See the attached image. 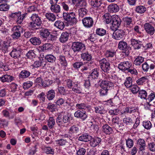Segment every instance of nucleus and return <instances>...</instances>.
<instances>
[{
	"instance_id": "nucleus-1",
	"label": "nucleus",
	"mask_w": 155,
	"mask_h": 155,
	"mask_svg": "<svg viewBox=\"0 0 155 155\" xmlns=\"http://www.w3.org/2000/svg\"><path fill=\"white\" fill-rule=\"evenodd\" d=\"M31 21L29 23V26L31 28L37 29L42 24V21L38 14H33L30 18Z\"/></svg>"
},
{
	"instance_id": "nucleus-2",
	"label": "nucleus",
	"mask_w": 155,
	"mask_h": 155,
	"mask_svg": "<svg viewBox=\"0 0 155 155\" xmlns=\"http://www.w3.org/2000/svg\"><path fill=\"white\" fill-rule=\"evenodd\" d=\"M63 18L67 21L71 23L72 24H75L77 22L75 13L74 12L69 13L63 12Z\"/></svg>"
},
{
	"instance_id": "nucleus-3",
	"label": "nucleus",
	"mask_w": 155,
	"mask_h": 155,
	"mask_svg": "<svg viewBox=\"0 0 155 155\" xmlns=\"http://www.w3.org/2000/svg\"><path fill=\"white\" fill-rule=\"evenodd\" d=\"M22 30L23 28L20 25L14 26L12 29V38L15 39L18 38L21 36V33L22 32Z\"/></svg>"
},
{
	"instance_id": "nucleus-4",
	"label": "nucleus",
	"mask_w": 155,
	"mask_h": 155,
	"mask_svg": "<svg viewBox=\"0 0 155 155\" xmlns=\"http://www.w3.org/2000/svg\"><path fill=\"white\" fill-rule=\"evenodd\" d=\"M2 114L4 117L9 120L13 119L16 115V112L14 110L12 109L8 110V109L3 110Z\"/></svg>"
},
{
	"instance_id": "nucleus-5",
	"label": "nucleus",
	"mask_w": 155,
	"mask_h": 155,
	"mask_svg": "<svg viewBox=\"0 0 155 155\" xmlns=\"http://www.w3.org/2000/svg\"><path fill=\"white\" fill-rule=\"evenodd\" d=\"M118 48L122 50L123 53H124L126 55H128L129 54L131 48L128 46L127 43L124 41H120L118 44Z\"/></svg>"
},
{
	"instance_id": "nucleus-6",
	"label": "nucleus",
	"mask_w": 155,
	"mask_h": 155,
	"mask_svg": "<svg viewBox=\"0 0 155 155\" xmlns=\"http://www.w3.org/2000/svg\"><path fill=\"white\" fill-rule=\"evenodd\" d=\"M112 23L110 28L113 31L116 30L121 24V20L117 15H115L112 18Z\"/></svg>"
},
{
	"instance_id": "nucleus-7",
	"label": "nucleus",
	"mask_w": 155,
	"mask_h": 155,
	"mask_svg": "<svg viewBox=\"0 0 155 155\" xmlns=\"http://www.w3.org/2000/svg\"><path fill=\"white\" fill-rule=\"evenodd\" d=\"M100 67L103 71L107 73L110 69V64L105 58H103L99 61Z\"/></svg>"
},
{
	"instance_id": "nucleus-8",
	"label": "nucleus",
	"mask_w": 155,
	"mask_h": 155,
	"mask_svg": "<svg viewBox=\"0 0 155 155\" xmlns=\"http://www.w3.org/2000/svg\"><path fill=\"white\" fill-rule=\"evenodd\" d=\"M72 48L74 52H79L81 50L85 49V46L84 44L80 42H74L72 43Z\"/></svg>"
},
{
	"instance_id": "nucleus-9",
	"label": "nucleus",
	"mask_w": 155,
	"mask_h": 155,
	"mask_svg": "<svg viewBox=\"0 0 155 155\" xmlns=\"http://www.w3.org/2000/svg\"><path fill=\"white\" fill-rule=\"evenodd\" d=\"M107 76H106V80H102L100 84V85L101 88H104L108 90H110L114 86L113 82L108 81L107 79Z\"/></svg>"
},
{
	"instance_id": "nucleus-10",
	"label": "nucleus",
	"mask_w": 155,
	"mask_h": 155,
	"mask_svg": "<svg viewBox=\"0 0 155 155\" xmlns=\"http://www.w3.org/2000/svg\"><path fill=\"white\" fill-rule=\"evenodd\" d=\"M114 31L112 35V38H113L116 40H120L123 38L125 34L123 30L117 29Z\"/></svg>"
},
{
	"instance_id": "nucleus-11",
	"label": "nucleus",
	"mask_w": 155,
	"mask_h": 155,
	"mask_svg": "<svg viewBox=\"0 0 155 155\" xmlns=\"http://www.w3.org/2000/svg\"><path fill=\"white\" fill-rule=\"evenodd\" d=\"M40 35L43 38H47L50 36L51 40L52 41L54 38V36L50 34L49 30L45 28H42L40 30Z\"/></svg>"
},
{
	"instance_id": "nucleus-12",
	"label": "nucleus",
	"mask_w": 155,
	"mask_h": 155,
	"mask_svg": "<svg viewBox=\"0 0 155 155\" xmlns=\"http://www.w3.org/2000/svg\"><path fill=\"white\" fill-rule=\"evenodd\" d=\"M101 0H91L90 3L93 7L96 8L97 10L101 12L104 9L103 6H101L102 4Z\"/></svg>"
},
{
	"instance_id": "nucleus-13",
	"label": "nucleus",
	"mask_w": 155,
	"mask_h": 155,
	"mask_svg": "<svg viewBox=\"0 0 155 155\" xmlns=\"http://www.w3.org/2000/svg\"><path fill=\"white\" fill-rule=\"evenodd\" d=\"M131 66V62L127 61L121 62L118 65V68L122 71H126L128 70Z\"/></svg>"
},
{
	"instance_id": "nucleus-14",
	"label": "nucleus",
	"mask_w": 155,
	"mask_h": 155,
	"mask_svg": "<svg viewBox=\"0 0 155 155\" xmlns=\"http://www.w3.org/2000/svg\"><path fill=\"white\" fill-rule=\"evenodd\" d=\"M83 24L86 28H90L92 27L93 25L94 21L92 18L90 17H86L82 20Z\"/></svg>"
},
{
	"instance_id": "nucleus-15",
	"label": "nucleus",
	"mask_w": 155,
	"mask_h": 155,
	"mask_svg": "<svg viewBox=\"0 0 155 155\" xmlns=\"http://www.w3.org/2000/svg\"><path fill=\"white\" fill-rule=\"evenodd\" d=\"M143 27L145 31L150 35H153L154 33L155 32L154 28L150 23H145Z\"/></svg>"
},
{
	"instance_id": "nucleus-16",
	"label": "nucleus",
	"mask_w": 155,
	"mask_h": 155,
	"mask_svg": "<svg viewBox=\"0 0 155 155\" xmlns=\"http://www.w3.org/2000/svg\"><path fill=\"white\" fill-rule=\"evenodd\" d=\"M137 144L139 151L142 152V154L143 153L146 147V144L144 140L141 138L137 140Z\"/></svg>"
},
{
	"instance_id": "nucleus-17",
	"label": "nucleus",
	"mask_w": 155,
	"mask_h": 155,
	"mask_svg": "<svg viewBox=\"0 0 155 155\" xmlns=\"http://www.w3.org/2000/svg\"><path fill=\"white\" fill-rule=\"evenodd\" d=\"M74 115L75 117L80 118L83 120H85L87 117L86 112L82 111L80 110L76 111Z\"/></svg>"
},
{
	"instance_id": "nucleus-18",
	"label": "nucleus",
	"mask_w": 155,
	"mask_h": 155,
	"mask_svg": "<svg viewBox=\"0 0 155 155\" xmlns=\"http://www.w3.org/2000/svg\"><path fill=\"white\" fill-rule=\"evenodd\" d=\"M7 0H0V11H6L8 10L10 6L7 4Z\"/></svg>"
},
{
	"instance_id": "nucleus-19",
	"label": "nucleus",
	"mask_w": 155,
	"mask_h": 155,
	"mask_svg": "<svg viewBox=\"0 0 155 155\" xmlns=\"http://www.w3.org/2000/svg\"><path fill=\"white\" fill-rule=\"evenodd\" d=\"M81 58L84 61H88L87 64L88 66H89V64L92 63L90 61L92 59V56L91 54H89L88 52L82 53L81 54Z\"/></svg>"
},
{
	"instance_id": "nucleus-20",
	"label": "nucleus",
	"mask_w": 155,
	"mask_h": 155,
	"mask_svg": "<svg viewBox=\"0 0 155 155\" xmlns=\"http://www.w3.org/2000/svg\"><path fill=\"white\" fill-rule=\"evenodd\" d=\"M22 49L19 48L14 49L10 54V55L14 58H18L20 56Z\"/></svg>"
},
{
	"instance_id": "nucleus-21",
	"label": "nucleus",
	"mask_w": 155,
	"mask_h": 155,
	"mask_svg": "<svg viewBox=\"0 0 155 155\" xmlns=\"http://www.w3.org/2000/svg\"><path fill=\"white\" fill-rule=\"evenodd\" d=\"M131 45L134 49H138L141 47L142 42L134 38L130 40Z\"/></svg>"
},
{
	"instance_id": "nucleus-22",
	"label": "nucleus",
	"mask_w": 155,
	"mask_h": 155,
	"mask_svg": "<svg viewBox=\"0 0 155 155\" xmlns=\"http://www.w3.org/2000/svg\"><path fill=\"white\" fill-rule=\"evenodd\" d=\"M105 56L110 59L111 61H114V58H115L116 52L114 51L107 50L105 54Z\"/></svg>"
},
{
	"instance_id": "nucleus-23",
	"label": "nucleus",
	"mask_w": 155,
	"mask_h": 155,
	"mask_svg": "<svg viewBox=\"0 0 155 155\" xmlns=\"http://www.w3.org/2000/svg\"><path fill=\"white\" fill-rule=\"evenodd\" d=\"M50 9L52 12L56 14H58L61 12V8L60 5L56 4H51Z\"/></svg>"
},
{
	"instance_id": "nucleus-24",
	"label": "nucleus",
	"mask_w": 155,
	"mask_h": 155,
	"mask_svg": "<svg viewBox=\"0 0 155 155\" xmlns=\"http://www.w3.org/2000/svg\"><path fill=\"white\" fill-rule=\"evenodd\" d=\"M119 10V6L116 4H111L108 7V10L110 12H118Z\"/></svg>"
},
{
	"instance_id": "nucleus-25",
	"label": "nucleus",
	"mask_w": 155,
	"mask_h": 155,
	"mask_svg": "<svg viewBox=\"0 0 155 155\" xmlns=\"http://www.w3.org/2000/svg\"><path fill=\"white\" fill-rule=\"evenodd\" d=\"M10 41L6 40L4 41L2 44L0 45V49L4 53L8 51V48L9 46Z\"/></svg>"
},
{
	"instance_id": "nucleus-26",
	"label": "nucleus",
	"mask_w": 155,
	"mask_h": 155,
	"mask_svg": "<svg viewBox=\"0 0 155 155\" xmlns=\"http://www.w3.org/2000/svg\"><path fill=\"white\" fill-rule=\"evenodd\" d=\"M102 128V131L107 135H110L113 132L112 128L107 124L104 125Z\"/></svg>"
},
{
	"instance_id": "nucleus-27",
	"label": "nucleus",
	"mask_w": 155,
	"mask_h": 155,
	"mask_svg": "<svg viewBox=\"0 0 155 155\" xmlns=\"http://www.w3.org/2000/svg\"><path fill=\"white\" fill-rule=\"evenodd\" d=\"M13 77L10 75L5 74L0 77V80L2 82H11L13 79Z\"/></svg>"
},
{
	"instance_id": "nucleus-28",
	"label": "nucleus",
	"mask_w": 155,
	"mask_h": 155,
	"mask_svg": "<svg viewBox=\"0 0 155 155\" xmlns=\"http://www.w3.org/2000/svg\"><path fill=\"white\" fill-rule=\"evenodd\" d=\"M76 108L79 110H89L91 106L88 104L84 103L77 104L76 105Z\"/></svg>"
},
{
	"instance_id": "nucleus-29",
	"label": "nucleus",
	"mask_w": 155,
	"mask_h": 155,
	"mask_svg": "<svg viewBox=\"0 0 155 155\" xmlns=\"http://www.w3.org/2000/svg\"><path fill=\"white\" fill-rule=\"evenodd\" d=\"M99 74V72L98 69L97 68H95L92 71V72L89 75L88 78L91 79H97L98 77Z\"/></svg>"
},
{
	"instance_id": "nucleus-30",
	"label": "nucleus",
	"mask_w": 155,
	"mask_h": 155,
	"mask_svg": "<svg viewBox=\"0 0 155 155\" xmlns=\"http://www.w3.org/2000/svg\"><path fill=\"white\" fill-rule=\"evenodd\" d=\"M42 150L44 152L47 154L53 155L54 153V150L50 147L44 146Z\"/></svg>"
},
{
	"instance_id": "nucleus-31",
	"label": "nucleus",
	"mask_w": 155,
	"mask_h": 155,
	"mask_svg": "<svg viewBox=\"0 0 155 155\" xmlns=\"http://www.w3.org/2000/svg\"><path fill=\"white\" fill-rule=\"evenodd\" d=\"M69 38V34L67 32H63L59 38L60 41L62 43L68 41Z\"/></svg>"
},
{
	"instance_id": "nucleus-32",
	"label": "nucleus",
	"mask_w": 155,
	"mask_h": 155,
	"mask_svg": "<svg viewBox=\"0 0 155 155\" xmlns=\"http://www.w3.org/2000/svg\"><path fill=\"white\" fill-rule=\"evenodd\" d=\"M53 48L52 44L50 43H45L41 46V49L43 52H47L51 51Z\"/></svg>"
},
{
	"instance_id": "nucleus-33",
	"label": "nucleus",
	"mask_w": 155,
	"mask_h": 155,
	"mask_svg": "<svg viewBox=\"0 0 155 155\" xmlns=\"http://www.w3.org/2000/svg\"><path fill=\"white\" fill-rule=\"evenodd\" d=\"M101 141L100 138L96 137L91 139L90 142V145L92 147H95L99 145Z\"/></svg>"
},
{
	"instance_id": "nucleus-34",
	"label": "nucleus",
	"mask_w": 155,
	"mask_h": 155,
	"mask_svg": "<svg viewBox=\"0 0 155 155\" xmlns=\"http://www.w3.org/2000/svg\"><path fill=\"white\" fill-rule=\"evenodd\" d=\"M79 130L78 126L74 125L70 127L69 129V132L72 134L75 135L78 133Z\"/></svg>"
},
{
	"instance_id": "nucleus-35",
	"label": "nucleus",
	"mask_w": 155,
	"mask_h": 155,
	"mask_svg": "<svg viewBox=\"0 0 155 155\" xmlns=\"http://www.w3.org/2000/svg\"><path fill=\"white\" fill-rule=\"evenodd\" d=\"M30 74V73L26 70L22 71L19 74V78L23 79L28 77Z\"/></svg>"
},
{
	"instance_id": "nucleus-36",
	"label": "nucleus",
	"mask_w": 155,
	"mask_h": 155,
	"mask_svg": "<svg viewBox=\"0 0 155 155\" xmlns=\"http://www.w3.org/2000/svg\"><path fill=\"white\" fill-rule=\"evenodd\" d=\"M55 95L54 91L53 89L50 90L46 94V97L49 101L53 100L55 97Z\"/></svg>"
},
{
	"instance_id": "nucleus-37",
	"label": "nucleus",
	"mask_w": 155,
	"mask_h": 155,
	"mask_svg": "<svg viewBox=\"0 0 155 155\" xmlns=\"http://www.w3.org/2000/svg\"><path fill=\"white\" fill-rule=\"evenodd\" d=\"M137 108L136 107H126L124 110V111L122 114H125L126 113L130 114L134 113L137 111Z\"/></svg>"
},
{
	"instance_id": "nucleus-38",
	"label": "nucleus",
	"mask_w": 155,
	"mask_h": 155,
	"mask_svg": "<svg viewBox=\"0 0 155 155\" xmlns=\"http://www.w3.org/2000/svg\"><path fill=\"white\" fill-rule=\"evenodd\" d=\"M91 139V137L87 134H83L78 138V140L81 141L87 142Z\"/></svg>"
},
{
	"instance_id": "nucleus-39",
	"label": "nucleus",
	"mask_w": 155,
	"mask_h": 155,
	"mask_svg": "<svg viewBox=\"0 0 155 155\" xmlns=\"http://www.w3.org/2000/svg\"><path fill=\"white\" fill-rule=\"evenodd\" d=\"M62 118L63 124L69 123L70 120H72L71 115L68 113H66L63 115Z\"/></svg>"
},
{
	"instance_id": "nucleus-40",
	"label": "nucleus",
	"mask_w": 155,
	"mask_h": 155,
	"mask_svg": "<svg viewBox=\"0 0 155 155\" xmlns=\"http://www.w3.org/2000/svg\"><path fill=\"white\" fill-rule=\"evenodd\" d=\"M144 61V58L141 56H139L136 58L134 61L133 63L137 66L140 65Z\"/></svg>"
},
{
	"instance_id": "nucleus-41",
	"label": "nucleus",
	"mask_w": 155,
	"mask_h": 155,
	"mask_svg": "<svg viewBox=\"0 0 155 155\" xmlns=\"http://www.w3.org/2000/svg\"><path fill=\"white\" fill-rule=\"evenodd\" d=\"M30 41L32 44L34 45H39L41 43V40L40 38L36 37L31 38L30 39Z\"/></svg>"
},
{
	"instance_id": "nucleus-42",
	"label": "nucleus",
	"mask_w": 155,
	"mask_h": 155,
	"mask_svg": "<svg viewBox=\"0 0 155 155\" xmlns=\"http://www.w3.org/2000/svg\"><path fill=\"white\" fill-rule=\"evenodd\" d=\"M54 26L61 30H62L65 27L64 22L60 20L56 21L54 23Z\"/></svg>"
},
{
	"instance_id": "nucleus-43",
	"label": "nucleus",
	"mask_w": 155,
	"mask_h": 155,
	"mask_svg": "<svg viewBox=\"0 0 155 155\" xmlns=\"http://www.w3.org/2000/svg\"><path fill=\"white\" fill-rule=\"evenodd\" d=\"M55 124V120L52 117H50L47 121V125L50 129H52Z\"/></svg>"
},
{
	"instance_id": "nucleus-44",
	"label": "nucleus",
	"mask_w": 155,
	"mask_h": 155,
	"mask_svg": "<svg viewBox=\"0 0 155 155\" xmlns=\"http://www.w3.org/2000/svg\"><path fill=\"white\" fill-rule=\"evenodd\" d=\"M60 63L62 66L64 68H65L67 66L68 63L66 60L65 57L62 56H60L58 59Z\"/></svg>"
},
{
	"instance_id": "nucleus-45",
	"label": "nucleus",
	"mask_w": 155,
	"mask_h": 155,
	"mask_svg": "<svg viewBox=\"0 0 155 155\" xmlns=\"http://www.w3.org/2000/svg\"><path fill=\"white\" fill-rule=\"evenodd\" d=\"M148 76H146L143 77L138 79L136 82L139 85H142L145 82H147L148 81Z\"/></svg>"
},
{
	"instance_id": "nucleus-46",
	"label": "nucleus",
	"mask_w": 155,
	"mask_h": 155,
	"mask_svg": "<svg viewBox=\"0 0 155 155\" xmlns=\"http://www.w3.org/2000/svg\"><path fill=\"white\" fill-rule=\"evenodd\" d=\"M38 144H36L30 149L28 153V155H37L36 152L38 148Z\"/></svg>"
},
{
	"instance_id": "nucleus-47",
	"label": "nucleus",
	"mask_w": 155,
	"mask_h": 155,
	"mask_svg": "<svg viewBox=\"0 0 155 155\" xmlns=\"http://www.w3.org/2000/svg\"><path fill=\"white\" fill-rule=\"evenodd\" d=\"M146 10V8L143 5H139L136 6L135 11L138 13L142 14L144 13Z\"/></svg>"
},
{
	"instance_id": "nucleus-48",
	"label": "nucleus",
	"mask_w": 155,
	"mask_h": 155,
	"mask_svg": "<svg viewBox=\"0 0 155 155\" xmlns=\"http://www.w3.org/2000/svg\"><path fill=\"white\" fill-rule=\"evenodd\" d=\"M119 118L117 117H114L112 119V122L113 125H117V126L120 127L123 126L124 125L122 123H119Z\"/></svg>"
},
{
	"instance_id": "nucleus-49",
	"label": "nucleus",
	"mask_w": 155,
	"mask_h": 155,
	"mask_svg": "<svg viewBox=\"0 0 155 155\" xmlns=\"http://www.w3.org/2000/svg\"><path fill=\"white\" fill-rule=\"evenodd\" d=\"M45 16L48 20L51 21H54L56 19L55 15L53 13H47Z\"/></svg>"
},
{
	"instance_id": "nucleus-50",
	"label": "nucleus",
	"mask_w": 155,
	"mask_h": 155,
	"mask_svg": "<svg viewBox=\"0 0 155 155\" xmlns=\"http://www.w3.org/2000/svg\"><path fill=\"white\" fill-rule=\"evenodd\" d=\"M72 91L75 93L79 94L82 93V89L80 85L77 83L76 85L74 86L73 87Z\"/></svg>"
},
{
	"instance_id": "nucleus-51",
	"label": "nucleus",
	"mask_w": 155,
	"mask_h": 155,
	"mask_svg": "<svg viewBox=\"0 0 155 155\" xmlns=\"http://www.w3.org/2000/svg\"><path fill=\"white\" fill-rule=\"evenodd\" d=\"M94 111L96 113H99L103 114L104 113L105 110L104 107L102 106H98L95 107H94Z\"/></svg>"
},
{
	"instance_id": "nucleus-52",
	"label": "nucleus",
	"mask_w": 155,
	"mask_h": 155,
	"mask_svg": "<svg viewBox=\"0 0 155 155\" xmlns=\"http://www.w3.org/2000/svg\"><path fill=\"white\" fill-rule=\"evenodd\" d=\"M123 121L124 123L127 126L132 125L134 124V122L132 119L129 117L124 118L123 119Z\"/></svg>"
},
{
	"instance_id": "nucleus-53",
	"label": "nucleus",
	"mask_w": 155,
	"mask_h": 155,
	"mask_svg": "<svg viewBox=\"0 0 155 155\" xmlns=\"http://www.w3.org/2000/svg\"><path fill=\"white\" fill-rule=\"evenodd\" d=\"M138 96L141 99H146L147 95V91L144 90H140L138 92Z\"/></svg>"
},
{
	"instance_id": "nucleus-54",
	"label": "nucleus",
	"mask_w": 155,
	"mask_h": 155,
	"mask_svg": "<svg viewBox=\"0 0 155 155\" xmlns=\"http://www.w3.org/2000/svg\"><path fill=\"white\" fill-rule=\"evenodd\" d=\"M106 31L102 28H97L96 30V34L100 36H103L106 34Z\"/></svg>"
},
{
	"instance_id": "nucleus-55",
	"label": "nucleus",
	"mask_w": 155,
	"mask_h": 155,
	"mask_svg": "<svg viewBox=\"0 0 155 155\" xmlns=\"http://www.w3.org/2000/svg\"><path fill=\"white\" fill-rule=\"evenodd\" d=\"M112 18L109 14L106 13L104 15V20L107 24H108L111 22Z\"/></svg>"
},
{
	"instance_id": "nucleus-56",
	"label": "nucleus",
	"mask_w": 155,
	"mask_h": 155,
	"mask_svg": "<svg viewBox=\"0 0 155 155\" xmlns=\"http://www.w3.org/2000/svg\"><path fill=\"white\" fill-rule=\"evenodd\" d=\"M45 59L48 62L53 63L55 61L56 58L53 55L47 54L45 57Z\"/></svg>"
},
{
	"instance_id": "nucleus-57",
	"label": "nucleus",
	"mask_w": 155,
	"mask_h": 155,
	"mask_svg": "<svg viewBox=\"0 0 155 155\" xmlns=\"http://www.w3.org/2000/svg\"><path fill=\"white\" fill-rule=\"evenodd\" d=\"M132 80L131 78L128 77L126 78L125 81L124 82L125 86L127 88L130 87L132 85Z\"/></svg>"
},
{
	"instance_id": "nucleus-58",
	"label": "nucleus",
	"mask_w": 155,
	"mask_h": 155,
	"mask_svg": "<svg viewBox=\"0 0 155 155\" xmlns=\"http://www.w3.org/2000/svg\"><path fill=\"white\" fill-rule=\"evenodd\" d=\"M87 5V4L84 0H81L78 1L76 3L75 6L79 8L83 7V8H85Z\"/></svg>"
},
{
	"instance_id": "nucleus-59",
	"label": "nucleus",
	"mask_w": 155,
	"mask_h": 155,
	"mask_svg": "<svg viewBox=\"0 0 155 155\" xmlns=\"http://www.w3.org/2000/svg\"><path fill=\"white\" fill-rule=\"evenodd\" d=\"M79 17L83 18L87 13V10L84 8H82L78 10Z\"/></svg>"
},
{
	"instance_id": "nucleus-60",
	"label": "nucleus",
	"mask_w": 155,
	"mask_h": 155,
	"mask_svg": "<svg viewBox=\"0 0 155 155\" xmlns=\"http://www.w3.org/2000/svg\"><path fill=\"white\" fill-rule=\"evenodd\" d=\"M43 65L44 66L46 65V63L44 62H43L42 61H35L32 65V66L34 68H37L41 66H42L43 67Z\"/></svg>"
},
{
	"instance_id": "nucleus-61",
	"label": "nucleus",
	"mask_w": 155,
	"mask_h": 155,
	"mask_svg": "<svg viewBox=\"0 0 155 155\" xmlns=\"http://www.w3.org/2000/svg\"><path fill=\"white\" fill-rule=\"evenodd\" d=\"M130 87L131 92L134 94H136L139 92L140 90V88L137 85H132Z\"/></svg>"
},
{
	"instance_id": "nucleus-62",
	"label": "nucleus",
	"mask_w": 155,
	"mask_h": 155,
	"mask_svg": "<svg viewBox=\"0 0 155 155\" xmlns=\"http://www.w3.org/2000/svg\"><path fill=\"white\" fill-rule=\"evenodd\" d=\"M124 22V24L127 27L130 26V24H132V18L131 17H126L123 18Z\"/></svg>"
},
{
	"instance_id": "nucleus-63",
	"label": "nucleus",
	"mask_w": 155,
	"mask_h": 155,
	"mask_svg": "<svg viewBox=\"0 0 155 155\" xmlns=\"http://www.w3.org/2000/svg\"><path fill=\"white\" fill-rule=\"evenodd\" d=\"M57 106L55 104L51 103H48V104L47 108L51 112H53L56 110Z\"/></svg>"
},
{
	"instance_id": "nucleus-64",
	"label": "nucleus",
	"mask_w": 155,
	"mask_h": 155,
	"mask_svg": "<svg viewBox=\"0 0 155 155\" xmlns=\"http://www.w3.org/2000/svg\"><path fill=\"white\" fill-rule=\"evenodd\" d=\"M143 127L147 130L150 129L152 127V124L149 121H145L143 122Z\"/></svg>"
}]
</instances>
